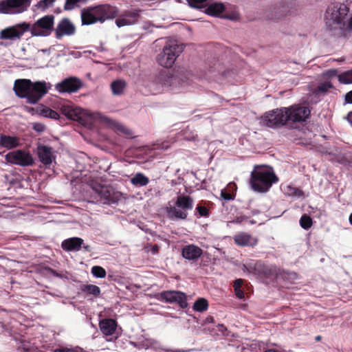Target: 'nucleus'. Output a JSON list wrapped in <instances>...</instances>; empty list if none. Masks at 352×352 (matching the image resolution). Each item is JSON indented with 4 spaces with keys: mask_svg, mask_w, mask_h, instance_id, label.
I'll return each instance as SVG.
<instances>
[{
    "mask_svg": "<svg viewBox=\"0 0 352 352\" xmlns=\"http://www.w3.org/2000/svg\"><path fill=\"white\" fill-rule=\"evenodd\" d=\"M278 181L272 167L265 165H256L251 172L250 184L252 188L258 192H265L272 184Z\"/></svg>",
    "mask_w": 352,
    "mask_h": 352,
    "instance_id": "nucleus-3",
    "label": "nucleus"
},
{
    "mask_svg": "<svg viewBox=\"0 0 352 352\" xmlns=\"http://www.w3.org/2000/svg\"><path fill=\"white\" fill-rule=\"evenodd\" d=\"M56 0H41L38 1L37 6L42 10H45L49 7L52 6Z\"/></svg>",
    "mask_w": 352,
    "mask_h": 352,
    "instance_id": "nucleus-44",
    "label": "nucleus"
},
{
    "mask_svg": "<svg viewBox=\"0 0 352 352\" xmlns=\"http://www.w3.org/2000/svg\"><path fill=\"white\" fill-rule=\"evenodd\" d=\"M338 74V71L336 69H331L327 70L326 72L324 73V76H327L328 78H333L334 76H336Z\"/></svg>",
    "mask_w": 352,
    "mask_h": 352,
    "instance_id": "nucleus-45",
    "label": "nucleus"
},
{
    "mask_svg": "<svg viewBox=\"0 0 352 352\" xmlns=\"http://www.w3.org/2000/svg\"><path fill=\"white\" fill-rule=\"evenodd\" d=\"M300 226L305 229H309L313 225V221L310 216L307 214H304L302 215L300 219Z\"/></svg>",
    "mask_w": 352,
    "mask_h": 352,
    "instance_id": "nucleus-38",
    "label": "nucleus"
},
{
    "mask_svg": "<svg viewBox=\"0 0 352 352\" xmlns=\"http://www.w3.org/2000/svg\"><path fill=\"white\" fill-rule=\"evenodd\" d=\"M25 109L27 112L30 113L32 115L37 114L36 113V108L30 107H25Z\"/></svg>",
    "mask_w": 352,
    "mask_h": 352,
    "instance_id": "nucleus-53",
    "label": "nucleus"
},
{
    "mask_svg": "<svg viewBox=\"0 0 352 352\" xmlns=\"http://www.w3.org/2000/svg\"><path fill=\"white\" fill-rule=\"evenodd\" d=\"M249 273H252L263 279H278V270L274 265H266L261 261H252L244 265Z\"/></svg>",
    "mask_w": 352,
    "mask_h": 352,
    "instance_id": "nucleus-7",
    "label": "nucleus"
},
{
    "mask_svg": "<svg viewBox=\"0 0 352 352\" xmlns=\"http://www.w3.org/2000/svg\"><path fill=\"white\" fill-rule=\"evenodd\" d=\"M30 29V23L23 22L6 28L0 32V39L20 40L25 32Z\"/></svg>",
    "mask_w": 352,
    "mask_h": 352,
    "instance_id": "nucleus-14",
    "label": "nucleus"
},
{
    "mask_svg": "<svg viewBox=\"0 0 352 352\" xmlns=\"http://www.w3.org/2000/svg\"><path fill=\"white\" fill-rule=\"evenodd\" d=\"M287 111V127L292 129H300L310 118L311 110L309 107L302 104H293L285 107Z\"/></svg>",
    "mask_w": 352,
    "mask_h": 352,
    "instance_id": "nucleus-5",
    "label": "nucleus"
},
{
    "mask_svg": "<svg viewBox=\"0 0 352 352\" xmlns=\"http://www.w3.org/2000/svg\"><path fill=\"white\" fill-rule=\"evenodd\" d=\"M252 237L250 234L246 232L239 233L234 236V241L235 244L239 246L252 245L256 243V241L252 242Z\"/></svg>",
    "mask_w": 352,
    "mask_h": 352,
    "instance_id": "nucleus-27",
    "label": "nucleus"
},
{
    "mask_svg": "<svg viewBox=\"0 0 352 352\" xmlns=\"http://www.w3.org/2000/svg\"><path fill=\"white\" fill-rule=\"evenodd\" d=\"M243 284V280L241 278H239L234 280L233 284V287L234 290H236V289L241 288L242 285Z\"/></svg>",
    "mask_w": 352,
    "mask_h": 352,
    "instance_id": "nucleus-47",
    "label": "nucleus"
},
{
    "mask_svg": "<svg viewBox=\"0 0 352 352\" xmlns=\"http://www.w3.org/2000/svg\"><path fill=\"white\" fill-rule=\"evenodd\" d=\"M168 74H170L168 73L166 74L169 78V80L167 81V85H171L173 78H179L182 81L184 82L185 80L190 79L192 75L190 71L184 67H178L176 70L174 71L173 75L169 76Z\"/></svg>",
    "mask_w": 352,
    "mask_h": 352,
    "instance_id": "nucleus-25",
    "label": "nucleus"
},
{
    "mask_svg": "<svg viewBox=\"0 0 352 352\" xmlns=\"http://www.w3.org/2000/svg\"><path fill=\"white\" fill-rule=\"evenodd\" d=\"M236 190V186L234 183H230L227 188L221 192V197L226 201L233 200L235 197L234 192Z\"/></svg>",
    "mask_w": 352,
    "mask_h": 352,
    "instance_id": "nucleus-30",
    "label": "nucleus"
},
{
    "mask_svg": "<svg viewBox=\"0 0 352 352\" xmlns=\"http://www.w3.org/2000/svg\"><path fill=\"white\" fill-rule=\"evenodd\" d=\"M223 19H228L231 20H236L238 19V14L236 13L232 14H225L221 16Z\"/></svg>",
    "mask_w": 352,
    "mask_h": 352,
    "instance_id": "nucleus-49",
    "label": "nucleus"
},
{
    "mask_svg": "<svg viewBox=\"0 0 352 352\" xmlns=\"http://www.w3.org/2000/svg\"><path fill=\"white\" fill-rule=\"evenodd\" d=\"M202 253V250L193 244L184 246L182 250L183 257L191 261L198 259L201 256Z\"/></svg>",
    "mask_w": 352,
    "mask_h": 352,
    "instance_id": "nucleus-21",
    "label": "nucleus"
},
{
    "mask_svg": "<svg viewBox=\"0 0 352 352\" xmlns=\"http://www.w3.org/2000/svg\"><path fill=\"white\" fill-rule=\"evenodd\" d=\"M82 87L80 79L70 77L56 85V89L60 92L72 93L77 91Z\"/></svg>",
    "mask_w": 352,
    "mask_h": 352,
    "instance_id": "nucleus-19",
    "label": "nucleus"
},
{
    "mask_svg": "<svg viewBox=\"0 0 352 352\" xmlns=\"http://www.w3.org/2000/svg\"><path fill=\"white\" fill-rule=\"evenodd\" d=\"M225 10V6L221 3H214L210 4L206 9L205 12L210 16H219Z\"/></svg>",
    "mask_w": 352,
    "mask_h": 352,
    "instance_id": "nucleus-28",
    "label": "nucleus"
},
{
    "mask_svg": "<svg viewBox=\"0 0 352 352\" xmlns=\"http://www.w3.org/2000/svg\"><path fill=\"white\" fill-rule=\"evenodd\" d=\"M30 3L31 0H1L0 1V13H21L27 10Z\"/></svg>",
    "mask_w": 352,
    "mask_h": 352,
    "instance_id": "nucleus-13",
    "label": "nucleus"
},
{
    "mask_svg": "<svg viewBox=\"0 0 352 352\" xmlns=\"http://www.w3.org/2000/svg\"><path fill=\"white\" fill-rule=\"evenodd\" d=\"M332 87H333V85H332V83L331 82L325 81V82H321V83H320L318 85V86L316 89L315 92L317 93V94H319V93L324 94L329 89H331Z\"/></svg>",
    "mask_w": 352,
    "mask_h": 352,
    "instance_id": "nucleus-39",
    "label": "nucleus"
},
{
    "mask_svg": "<svg viewBox=\"0 0 352 352\" xmlns=\"http://www.w3.org/2000/svg\"><path fill=\"white\" fill-rule=\"evenodd\" d=\"M235 294L239 299H242L244 298V292L242 290L241 288L236 289V290H234Z\"/></svg>",
    "mask_w": 352,
    "mask_h": 352,
    "instance_id": "nucleus-51",
    "label": "nucleus"
},
{
    "mask_svg": "<svg viewBox=\"0 0 352 352\" xmlns=\"http://www.w3.org/2000/svg\"><path fill=\"white\" fill-rule=\"evenodd\" d=\"M184 50V47L175 41H168L162 51L157 56V63L162 67L169 68L175 63L177 58Z\"/></svg>",
    "mask_w": 352,
    "mask_h": 352,
    "instance_id": "nucleus-6",
    "label": "nucleus"
},
{
    "mask_svg": "<svg viewBox=\"0 0 352 352\" xmlns=\"http://www.w3.org/2000/svg\"><path fill=\"white\" fill-rule=\"evenodd\" d=\"M195 210L199 217H208L210 215L209 210L205 206H203L201 203L197 204Z\"/></svg>",
    "mask_w": 352,
    "mask_h": 352,
    "instance_id": "nucleus-42",
    "label": "nucleus"
},
{
    "mask_svg": "<svg viewBox=\"0 0 352 352\" xmlns=\"http://www.w3.org/2000/svg\"><path fill=\"white\" fill-rule=\"evenodd\" d=\"M347 120L352 125V111L349 113L347 116Z\"/></svg>",
    "mask_w": 352,
    "mask_h": 352,
    "instance_id": "nucleus-55",
    "label": "nucleus"
},
{
    "mask_svg": "<svg viewBox=\"0 0 352 352\" xmlns=\"http://www.w3.org/2000/svg\"><path fill=\"white\" fill-rule=\"evenodd\" d=\"M91 188L103 204H110L117 201L118 196L112 187L95 183L91 185Z\"/></svg>",
    "mask_w": 352,
    "mask_h": 352,
    "instance_id": "nucleus-16",
    "label": "nucleus"
},
{
    "mask_svg": "<svg viewBox=\"0 0 352 352\" xmlns=\"http://www.w3.org/2000/svg\"><path fill=\"white\" fill-rule=\"evenodd\" d=\"M61 113L67 118L76 121L83 126L89 124L91 116L84 109L69 104H64L60 108Z\"/></svg>",
    "mask_w": 352,
    "mask_h": 352,
    "instance_id": "nucleus-11",
    "label": "nucleus"
},
{
    "mask_svg": "<svg viewBox=\"0 0 352 352\" xmlns=\"http://www.w3.org/2000/svg\"><path fill=\"white\" fill-rule=\"evenodd\" d=\"M349 221L351 225H352V213L350 214Z\"/></svg>",
    "mask_w": 352,
    "mask_h": 352,
    "instance_id": "nucleus-57",
    "label": "nucleus"
},
{
    "mask_svg": "<svg viewBox=\"0 0 352 352\" xmlns=\"http://www.w3.org/2000/svg\"><path fill=\"white\" fill-rule=\"evenodd\" d=\"M54 352H82V351H79L76 349L63 348V349H57L55 350Z\"/></svg>",
    "mask_w": 352,
    "mask_h": 352,
    "instance_id": "nucleus-48",
    "label": "nucleus"
},
{
    "mask_svg": "<svg viewBox=\"0 0 352 352\" xmlns=\"http://www.w3.org/2000/svg\"><path fill=\"white\" fill-rule=\"evenodd\" d=\"M261 123L270 128L287 126V111L285 107L277 108L266 112L261 117Z\"/></svg>",
    "mask_w": 352,
    "mask_h": 352,
    "instance_id": "nucleus-10",
    "label": "nucleus"
},
{
    "mask_svg": "<svg viewBox=\"0 0 352 352\" xmlns=\"http://www.w3.org/2000/svg\"><path fill=\"white\" fill-rule=\"evenodd\" d=\"M320 340H321V336H316V340H317V341H320Z\"/></svg>",
    "mask_w": 352,
    "mask_h": 352,
    "instance_id": "nucleus-58",
    "label": "nucleus"
},
{
    "mask_svg": "<svg viewBox=\"0 0 352 352\" xmlns=\"http://www.w3.org/2000/svg\"><path fill=\"white\" fill-rule=\"evenodd\" d=\"M338 81L344 85L352 84V68L338 76Z\"/></svg>",
    "mask_w": 352,
    "mask_h": 352,
    "instance_id": "nucleus-35",
    "label": "nucleus"
},
{
    "mask_svg": "<svg viewBox=\"0 0 352 352\" xmlns=\"http://www.w3.org/2000/svg\"><path fill=\"white\" fill-rule=\"evenodd\" d=\"M175 352H186V351L177 350V351H176Z\"/></svg>",
    "mask_w": 352,
    "mask_h": 352,
    "instance_id": "nucleus-61",
    "label": "nucleus"
},
{
    "mask_svg": "<svg viewBox=\"0 0 352 352\" xmlns=\"http://www.w3.org/2000/svg\"><path fill=\"white\" fill-rule=\"evenodd\" d=\"M85 0H65V3L64 4V10L69 11L74 9L76 6H78V3L84 2Z\"/></svg>",
    "mask_w": 352,
    "mask_h": 352,
    "instance_id": "nucleus-41",
    "label": "nucleus"
},
{
    "mask_svg": "<svg viewBox=\"0 0 352 352\" xmlns=\"http://www.w3.org/2000/svg\"><path fill=\"white\" fill-rule=\"evenodd\" d=\"M76 27L69 18L62 19L54 28L55 37L61 39L65 36H72L76 33Z\"/></svg>",
    "mask_w": 352,
    "mask_h": 352,
    "instance_id": "nucleus-17",
    "label": "nucleus"
},
{
    "mask_svg": "<svg viewBox=\"0 0 352 352\" xmlns=\"http://www.w3.org/2000/svg\"><path fill=\"white\" fill-rule=\"evenodd\" d=\"M83 241V239L79 237L69 238L62 242L61 248L67 252L79 251Z\"/></svg>",
    "mask_w": 352,
    "mask_h": 352,
    "instance_id": "nucleus-23",
    "label": "nucleus"
},
{
    "mask_svg": "<svg viewBox=\"0 0 352 352\" xmlns=\"http://www.w3.org/2000/svg\"><path fill=\"white\" fill-rule=\"evenodd\" d=\"M344 100L346 103L352 104V90L346 94Z\"/></svg>",
    "mask_w": 352,
    "mask_h": 352,
    "instance_id": "nucleus-50",
    "label": "nucleus"
},
{
    "mask_svg": "<svg viewBox=\"0 0 352 352\" xmlns=\"http://www.w3.org/2000/svg\"><path fill=\"white\" fill-rule=\"evenodd\" d=\"M55 16L47 14L36 20L33 24L30 23V29L32 36L47 37L54 30Z\"/></svg>",
    "mask_w": 352,
    "mask_h": 352,
    "instance_id": "nucleus-8",
    "label": "nucleus"
},
{
    "mask_svg": "<svg viewBox=\"0 0 352 352\" xmlns=\"http://www.w3.org/2000/svg\"><path fill=\"white\" fill-rule=\"evenodd\" d=\"M127 131H128V129H123V132H124V133H127Z\"/></svg>",
    "mask_w": 352,
    "mask_h": 352,
    "instance_id": "nucleus-59",
    "label": "nucleus"
},
{
    "mask_svg": "<svg viewBox=\"0 0 352 352\" xmlns=\"http://www.w3.org/2000/svg\"><path fill=\"white\" fill-rule=\"evenodd\" d=\"M155 298L163 302L178 304L182 309L188 307L187 296L185 293L180 291H163L155 294Z\"/></svg>",
    "mask_w": 352,
    "mask_h": 352,
    "instance_id": "nucleus-12",
    "label": "nucleus"
},
{
    "mask_svg": "<svg viewBox=\"0 0 352 352\" xmlns=\"http://www.w3.org/2000/svg\"><path fill=\"white\" fill-rule=\"evenodd\" d=\"M34 129H35L36 131H43L45 129V126L43 124L41 123H36L34 126Z\"/></svg>",
    "mask_w": 352,
    "mask_h": 352,
    "instance_id": "nucleus-52",
    "label": "nucleus"
},
{
    "mask_svg": "<svg viewBox=\"0 0 352 352\" xmlns=\"http://www.w3.org/2000/svg\"><path fill=\"white\" fill-rule=\"evenodd\" d=\"M208 308V302L206 298H199L194 303L193 309L199 312L206 311Z\"/></svg>",
    "mask_w": 352,
    "mask_h": 352,
    "instance_id": "nucleus-37",
    "label": "nucleus"
},
{
    "mask_svg": "<svg viewBox=\"0 0 352 352\" xmlns=\"http://www.w3.org/2000/svg\"><path fill=\"white\" fill-rule=\"evenodd\" d=\"M19 144V139L16 137L3 134L0 135V146L2 147L12 149L17 147Z\"/></svg>",
    "mask_w": 352,
    "mask_h": 352,
    "instance_id": "nucleus-26",
    "label": "nucleus"
},
{
    "mask_svg": "<svg viewBox=\"0 0 352 352\" xmlns=\"http://www.w3.org/2000/svg\"><path fill=\"white\" fill-rule=\"evenodd\" d=\"M207 320H213V318H212V317H210V318H207Z\"/></svg>",
    "mask_w": 352,
    "mask_h": 352,
    "instance_id": "nucleus-60",
    "label": "nucleus"
},
{
    "mask_svg": "<svg viewBox=\"0 0 352 352\" xmlns=\"http://www.w3.org/2000/svg\"><path fill=\"white\" fill-rule=\"evenodd\" d=\"M126 84L124 80H116L111 84V88L113 94L120 95L125 89Z\"/></svg>",
    "mask_w": 352,
    "mask_h": 352,
    "instance_id": "nucleus-33",
    "label": "nucleus"
},
{
    "mask_svg": "<svg viewBox=\"0 0 352 352\" xmlns=\"http://www.w3.org/2000/svg\"><path fill=\"white\" fill-rule=\"evenodd\" d=\"M282 278L286 283H292L298 278V274L294 272H286L279 269L278 279Z\"/></svg>",
    "mask_w": 352,
    "mask_h": 352,
    "instance_id": "nucleus-34",
    "label": "nucleus"
},
{
    "mask_svg": "<svg viewBox=\"0 0 352 352\" xmlns=\"http://www.w3.org/2000/svg\"><path fill=\"white\" fill-rule=\"evenodd\" d=\"M83 248L87 251H90V246L89 245H84Z\"/></svg>",
    "mask_w": 352,
    "mask_h": 352,
    "instance_id": "nucleus-56",
    "label": "nucleus"
},
{
    "mask_svg": "<svg viewBox=\"0 0 352 352\" xmlns=\"http://www.w3.org/2000/svg\"><path fill=\"white\" fill-rule=\"evenodd\" d=\"M189 6L195 8H202L206 6L208 0H187Z\"/></svg>",
    "mask_w": 352,
    "mask_h": 352,
    "instance_id": "nucleus-43",
    "label": "nucleus"
},
{
    "mask_svg": "<svg viewBox=\"0 0 352 352\" xmlns=\"http://www.w3.org/2000/svg\"><path fill=\"white\" fill-rule=\"evenodd\" d=\"M193 199L186 195H180L176 197L173 206H166L164 208L168 219L175 220H185L188 217V211L193 208Z\"/></svg>",
    "mask_w": 352,
    "mask_h": 352,
    "instance_id": "nucleus-4",
    "label": "nucleus"
},
{
    "mask_svg": "<svg viewBox=\"0 0 352 352\" xmlns=\"http://www.w3.org/2000/svg\"><path fill=\"white\" fill-rule=\"evenodd\" d=\"M8 163L19 165L21 166H29L34 164V160L29 152L23 150H16L9 152L5 156Z\"/></svg>",
    "mask_w": 352,
    "mask_h": 352,
    "instance_id": "nucleus-15",
    "label": "nucleus"
},
{
    "mask_svg": "<svg viewBox=\"0 0 352 352\" xmlns=\"http://www.w3.org/2000/svg\"><path fill=\"white\" fill-rule=\"evenodd\" d=\"M36 113L45 118H50L54 120L59 118V114L54 110L47 107L40 106L36 107Z\"/></svg>",
    "mask_w": 352,
    "mask_h": 352,
    "instance_id": "nucleus-29",
    "label": "nucleus"
},
{
    "mask_svg": "<svg viewBox=\"0 0 352 352\" xmlns=\"http://www.w3.org/2000/svg\"><path fill=\"white\" fill-rule=\"evenodd\" d=\"M100 329L105 336L113 335L117 327V322L112 318H104L99 322Z\"/></svg>",
    "mask_w": 352,
    "mask_h": 352,
    "instance_id": "nucleus-24",
    "label": "nucleus"
},
{
    "mask_svg": "<svg viewBox=\"0 0 352 352\" xmlns=\"http://www.w3.org/2000/svg\"><path fill=\"white\" fill-rule=\"evenodd\" d=\"M160 250V247L157 245H153L151 246V252L153 254H156Z\"/></svg>",
    "mask_w": 352,
    "mask_h": 352,
    "instance_id": "nucleus-54",
    "label": "nucleus"
},
{
    "mask_svg": "<svg viewBox=\"0 0 352 352\" xmlns=\"http://www.w3.org/2000/svg\"><path fill=\"white\" fill-rule=\"evenodd\" d=\"M80 289L83 293H85L87 295H91L95 298L99 297L101 293V290L99 287L91 284L82 285Z\"/></svg>",
    "mask_w": 352,
    "mask_h": 352,
    "instance_id": "nucleus-31",
    "label": "nucleus"
},
{
    "mask_svg": "<svg viewBox=\"0 0 352 352\" xmlns=\"http://www.w3.org/2000/svg\"><path fill=\"white\" fill-rule=\"evenodd\" d=\"M291 3L285 1H281L278 5H276L273 8V10H270L267 14L269 19L270 20H278L281 17L291 14L292 12L288 9Z\"/></svg>",
    "mask_w": 352,
    "mask_h": 352,
    "instance_id": "nucleus-20",
    "label": "nucleus"
},
{
    "mask_svg": "<svg viewBox=\"0 0 352 352\" xmlns=\"http://www.w3.org/2000/svg\"><path fill=\"white\" fill-rule=\"evenodd\" d=\"M149 182V179L142 173H136L131 179V183L135 186H145Z\"/></svg>",
    "mask_w": 352,
    "mask_h": 352,
    "instance_id": "nucleus-32",
    "label": "nucleus"
},
{
    "mask_svg": "<svg viewBox=\"0 0 352 352\" xmlns=\"http://www.w3.org/2000/svg\"><path fill=\"white\" fill-rule=\"evenodd\" d=\"M16 96L26 98L30 104L37 103L48 91L45 81L32 82L30 79H17L14 81V88Z\"/></svg>",
    "mask_w": 352,
    "mask_h": 352,
    "instance_id": "nucleus-1",
    "label": "nucleus"
},
{
    "mask_svg": "<svg viewBox=\"0 0 352 352\" xmlns=\"http://www.w3.org/2000/svg\"><path fill=\"white\" fill-rule=\"evenodd\" d=\"M248 219V217L246 216H236L232 222L236 223H241L243 221H247Z\"/></svg>",
    "mask_w": 352,
    "mask_h": 352,
    "instance_id": "nucleus-46",
    "label": "nucleus"
},
{
    "mask_svg": "<svg viewBox=\"0 0 352 352\" xmlns=\"http://www.w3.org/2000/svg\"><path fill=\"white\" fill-rule=\"evenodd\" d=\"M37 150L40 161L45 166L50 165L54 159L52 148L47 146L40 145Z\"/></svg>",
    "mask_w": 352,
    "mask_h": 352,
    "instance_id": "nucleus-22",
    "label": "nucleus"
},
{
    "mask_svg": "<svg viewBox=\"0 0 352 352\" xmlns=\"http://www.w3.org/2000/svg\"><path fill=\"white\" fill-rule=\"evenodd\" d=\"M349 11L348 7L344 3H334L329 6L325 14L327 21L326 23L329 28L330 30L334 28L333 24L344 26V20Z\"/></svg>",
    "mask_w": 352,
    "mask_h": 352,
    "instance_id": "nucleus-9",
    "label": "nucleus"
},
{
    "mask_svg": "<svg viewBox=\"0 0 352 352\" xmlns=\"http://www.w3.org/2000/svg\"><path fill=\"white\" fill-rule=\"evenodd\" d=\"M285 193L287 194L288 196L296 197H302L305 195L304 192L301 189L296 188L291 185L287 186L285 187Z\"/></svg>",
    "mask_w": 352,
    "mask_h": 352,
    "instance_id": "nucleus-36",
    "label": "nucleus"
},
{
    "mask_svg": "<svg viewBox=\"0 0 352 352\" xmlns=\"http://www.w3.org/2000/svg\"><path fill=\"white\" fill-rule=\"evenodd\" d=\"M118 14V8L109 4L88 6L81 10V24L90 25L97 23H102L108 19L116 17Z\"/></svg>",
    "mask_w": 352,
    "mask_h": 352,
    "instance_id": "nucleus-2",
    "label": "nucleus"
},
{
    "mask_svg": "<svg viewBox=\"0 0 352 352\" xmlns=\"http://www.w3.org/2000/svg\"><path fill=\"white\" fill-rule=\"evenodd\" d=\"M140 12L138 9L126 10L116 20V24L119 28L133 25L139 21Z\"/></svg>",
    "mask_w": 352,
    "mask_h": 352,
    "instance_id": "nucleus-18",
    "label": "nucleus"
},
{
    "mask_svg": "<svg viewBox=\"0 0 352 352\" xmlns=\"http://www.w3.org/2000/svg\"><path fill=\"white\" fill-rule=\"evenodd\" d=\"M92 274L96 278H104L107 275L106 270L101 266H94L91 268Z\"/></svg>",
    "mask_w": 352,
    "mask_h": 352,
    "instance_id": "nucleus-40",
    "label": "nucleus"
}]
</instances>
